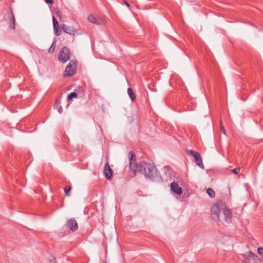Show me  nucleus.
Wrapping results in <instances>:
<instances>
[{
  "label": "nucleus",
  "instance_id": "obj_10",
  "mask_svg": "<svg viewBox=\"0 0 263 263\" xmlns=\"http://www.w3.org/2000/svg\"><path fill=\"white\" fill-rule=\"evenodd\" d=\"M171 189L176 194L181 195L182 193V188L175 181L171 183Z\"/></svg>",
  "mask_w": 263,
  "mask_h": 263
},
{
  "label": "nucleus",
  "instance_id": "obj_3",
  "mask_svg": "<svg viewBox=\"0 0 263 263\" xmlns=\"http://www.w3.org/2000/svg\"><path fill=\"white\" fill-rule=\"evenodd\" d=\"M76 61L71 60L66 67L63 75L65 77H69L74 75L77 72Z\"/></svg>",
  "mask_w": 263,
  "mask_h": 263
},
{
  "label": "nucleus",
  "instance_id": "obj_21",
  "mask_svg": "<svg viewBox=\"0 0 263 263\" xmlns=\"http://www.w3.org/2000/svg\"><path fill=\"white\" fill-rule=\"evenodd\" d=\"M240 167H236L231 170L232 172L235 174H238L240 171Z\"/></svg>",
  "mask_w": 263,
  "mask_h": 263
},
{
  "label": "nucleus",
  "instance_id": "obj_13",
  "mask_svg": "<svg viewBox=\"0 0 263 263\" xmlns=\"http://www.w3.org/2000/svg\"><path fill=\"white\" fill-rule=\"evenodd\" d=\"M127 92H128V95H129V96L130 99L132 100V101L133 102L134 101L136 100V95L134 93L132 88H128L127 89Z\"/></svg>",
  "mask_w": 263,
  "mask_h": 263
},
{
  "label": "nucleus",
  "instance_id": "obj_22",
  "mask_svg": "<svg viewBox=\"0 0 263 263\" xmlns=\"http://www.w3.org/2000/svg\"><path fill=\"white\" fill-rule=\"evenodd\" d=\"M257 252L259 255L263 257V247H260L257 249Z\"/></svg>",
  "mask_w": 263,
  "mask_h": 263
},
{
  "label": "nucleus",
  "instance_id": "obj_2",
  "mask_svg": "<svg viewBox=\"0 0 263 263\" xmlns=\"http://www.w3.org/2000/svg\"><path fill=\"white\" fill-rule=\"evenodd\" d=\"M221 212L224 215V221L226 223L230 224L232 222L233 213L232 210L222 200H218L213 204L211 209V217L213 220H220L219 213Z\"/></svg>",
  "mask_w": 263,
  "mask_h": 263
},
{
  "label": "nucleus",
  "instance_id": "obj_16",
  "mask_svg": "<svg viewBox=\"0 0 263 263\" xmlns=\"http://www.w3.org/2000/svg\"><path fill=\"white\" fill-rule=\"evenodd\" d=\"M88 20L93 24H97V18L92 15L88 16Z\"/></svg>",
  "mask_w": 263,
  "mask_h": 263
},
{
  "label": "nucleus",
  "instance_id": "obj_12",
  "mask_svg": "<svg viewBox=\"0 0 263 263\" xmlns=\"http://www.w3.org/2000/svg\"><path fill=\"white\" fill-rule=\"evenodd\" d=\"M61 98H60L56 100L54 104V108L58 109V112L60 114H62L63 112V108L61 105Z\"/></svg>",
  "mask_w": 263,
  "mask_h": 263
},
{
  "label": "nucleus",
  "instance_id": "obj_7",
  "mask_svg": "<svg viewBox=\"0 0 263 263\" xmlns=\"http://www.w3.org/2000/svg\"><path fill=\"white\" fill-rule=\"evenodd\" d=\"M112 171L110 168L109 164L107 162L104 167V174L106 178L108 180H111L112 178Z\"/></svg>",
  "mask_w": 263,
  "mask_h": 263
},
{
  "label": "nucleus",
  "instance_id": "obj_11",
  "mask_svg": "<svg viewBox=\"0 0 263 263\" xmlns=\"http://www.w3.org/2000/svg\"><path fill=\"white\" fill-rule=\"evenodd\" d=\"M10 17H9V27L14 30L15 28V20L14 17V14L13 13L12 10L10 9V12H9Z\"/></svg>",
  "mask_w": 263,
  "mask_h": 263
},
{
  "label": "nucleus",
  "instance_id": "obj_23",
  "mask_svg": "<svg viewBox=\"0 0 263 263\" xmlns=\"http://www.w3.org/2000/svg\"><path fill=\"white\" fill-rule=\"evenodd\" d=\"M220 130L221 133H223L224 134H226V132L224 127L221 124H220Z\"/></svg>",
  "mask_w": 263,
  "mask_h": 263
},
{
  "label": "nucleus",
  "instance_id": "obj_18",
  "mask_svg": "<svg viewBox=\"0 0 263 263\" xmlns=\"http://www.w3.org/2000/svg\"><path fill=\"white\" fill-rule=\"evenodd\" d=\"M78 96V94L76 92H72L69 93L67 97V99L69 100H72V98H76Z\"/></svg>",
  "mask_w": 263,
  "mask_h": 263
},
{
  "label": "nucleus",
  "instance_id": "obj_8",
  "mask_svg": "<svg viewBox=\"0 0 263 263\" xmlns=\"http://www.w3.org/2000/svg\"><path fill=\"white\" fill-rule=\"evenodd\" d=\"M245 257L246 259H252L253 263H260V260L258 258L256 254L250 251L248 253L245 255Z\"/></svg>",
  "mask_w": 263,
  "mask_h": 263
},
{
  "label": "nucleus",
  "instance_id": "obj_15",
  "mask_svg": "<svg viewBox=\"0 0 263 263\" xmlns=\"http://www.w3.org/2000/svg\"><path fill=\"white\" fill-rule=\"evenodd\" d=\"M206 193L211 198H214L215 196V191L211 188L208 189L206 190Z\"/></svg>",
  "mask_w": 263,
  "mask_h": 263
},
{
  "label": "nucleus",
  "instance_id": "obj_5",
  "mask_svg": "<svg viewBox=\"0 0 263 263\" xmlns=\"http://www.w3.org/2000/svg\"><path fill=\"white\" fill-rule=\"evenodd\" d=\"M186 153L189 155H192L195 159V161L197 165L201 168H203V164L200 154L198 152L193 150H186Z\"/></svg>",
  "mask_w": 263,
  "mask_h": 263
},
{
  "label": "nucleus",
  "instance_id": "obj_17",
  "mask_svg": "<svg viewBox=\"0 0 263 263\" xmlns=\"http://www.w3.org/2000/svg\"><path fill=\"white\" fill-rule=\"evenodd\" d=\"M71 189V187L69 185H67L65 187L64 192L66 196H70V191Z\"/></svg>",
  "mask_w": 263,
  "mask_h": 263
},
{
  "label": "nucleus",
  "instance_id": "obj_14",
  "mask_svg": "<svg viewBox=\"0 0 263 263\" xmlns=\"http://www.w3.org/2000/svg\"><path fill=\"white\" fill-rule=\"evenodd\" d=\"M55 46H56V41L55 40H53V41L52 42V43L50 46V47L49 48L48 51V52L49 53H52L54 50H55Z\"/></svg>",
  "mask_w": 263,
  "mask_h": 263
},
{
  "label": "nucleus",
  "instance_id": "obj_1",
  "mask_svg": "<svg viewBox=\"0 0 263 263\" xmlns=\"http://www.w3.org/2000/svg\"><path fill=\"white\" fill-rule=\"evenodd\" d=\"M128 157L129 161L130 175L131 177H134L136 172H139L143 174L146 178L153 180L159 175L156 166L153 164L144 162L137 163L134 152H129L128 154Z\"/></svg>",
  "mask_w": 263,
  "mask_h": 263
},
{
  "label": "nucleus",
  "instance_id": "obj_19",
  "mask_svg": "<svg viewBox=\"0 0 263 263\" xmlns=\"http://www.w3.org/2000/svg\"><path fill=\"white\" fill-rule=\"evenodd\" d=\"M53 30H54V34L57 36H59L61 34V31L60 29L59 26L53 27Z\"/></svg>",
  "mask_w": 263,
  "mask_h": 263
},
{
  "label": "nucleus",
  "instance_id": "obj_25",
  "mask_svg": "<svg viewBox=\"0 0 263 263\" xmlns=\"http://www.w3.org/2000/svg\"><path fill=\"white\" fill-rule=\"evenodd\" d=\"M125 4L128 7H129V5L126 2H124Z\"/></svg>",
  "mask_w": 263,
  "mask_h": 263
},
{
  "label": "nucleus",
  "instance_id": "obj_24",
  "mask_svg": "<svg viewBox=\"0 0 263 263\" xmlns=\"http://www.w3.org/2000/svg\"><path fill=\"white\" fill-rule=\"evenodd\" d=\"M45 2L47 3V4H53L54 2L53 0H45Z\"/></svg>",
  "mask_w": 263,
  "mask_h": 263
},
{
  "label": "nucleus",
  "instance_id": "obj_4",
  "mask_svg": "<svg viewBox=\"0 0 263 263\" xmlns=\"http://www.w3.org/2000/svg\"><path fill=\"white\" fill-rule=\"evenodd\" d=\"M70 55V50L66 47H64L59 53V60L62 63H65L69 60Z\"/></svg>",
  "mask_w": 263,
  "mask_h": 263
},
{
  "label": "nucleus",
  "instance_id": "obj_20",
  "mask_svg": "<svg viewBox=\"0 0 263 263\" xmlns=\"http://www.w3.org/2000/svg\"><path fill=\"white\" fill-rule=\"evenodd\" d=\"M52 21L53 27L59 26V23L54 16H52Z\"/></svg>",
  "mask_w": 263,
  "mask_h": 263
},
{
  "label": "nucleus",
  "instance_id": "obj_6",
  "mask_svg": "<svg viewBox=\"0 0 263 263\" xmlns=\"http://www.w3.org/2000/svg\"><path fill=\"white\" fill-rule=\"evenodd\" d=\"M66 226L72 232H74L78 229L77 222L74 219H68L66 222Z\"/></svg>",
  "mask_w": 263,
  "mask_h": 263
},
{
  "label": "nucleus",
  "instance_id": "obj_9",
  "mask_svg": "<svg viewBox=\"0 0 263 263\" xmlns=\"http://www.w3.org/2000/svg\"><path fill=\"white\" fill-rule=\"evenodd\" d=\"M61 27L64 32L72 35H74L76 30L73 27L68 26L65 24H63Z\"/></svg>",
  "mask_w": 263,
  "mask_h": 263
}]
</instances>
